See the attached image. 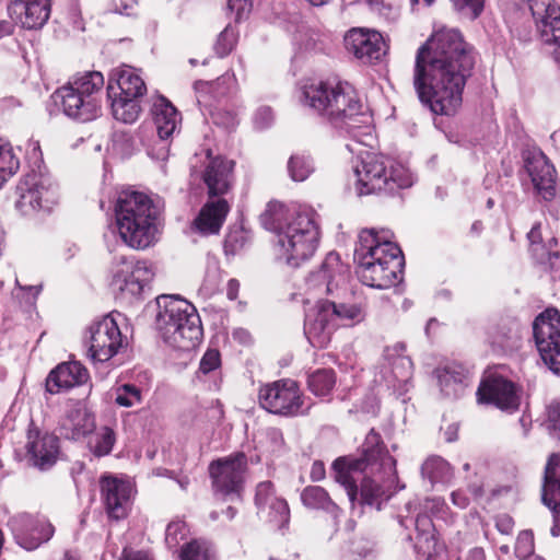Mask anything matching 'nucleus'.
<instances>
[{
	"instance_id": "obj_1",
	"label": "nucleus",
	"mask_w": 560,
	"mask_h": 560,
	"mask_svg": "<svg viewBox=\"0 0 560 560\" xmlns=\"http://www.w3.org/2000/svg\"><path fill=\"white\" fill-rule=\"evenodd\" d=\"M475 66L472 48L458 30L435 31L417 52L413 85L420 101L434 114L452 115Z\"/></svg>"
},
{
	"instance_id": "obj_2",
	"label": "nucleus",
	"mask_w": 560,
	"mask_h": 560,
	"mask_svg": "<svg viewBox=\"0 0 560 560\" xmlns=\"http://www.w3.org/2000/svg\"><path fill=\"white\" fill-rule=\"evenodd\" d=\"M332 468L336 481L345 487L351 503L358 495V481L362 502L377 510L394 492L396 460L384 451L381 435L374 430L365 436L361 457H340L334 462Z\"/></svg>"
},
{
	"instance_id": "obj_3",
	"label": "nucleus",
	"mask_w": 560,
	"mask_h": 560,
	"mask_svg": "<svg viewBox=\"0 0 560 560\" xmlns=\"http://www.w3.org/2000/svg\"><path fill=\"white\" fill-rule=\"evenodd\" d=\"M299 101L358 142L370 144L373 140L372 115L363 107L355 90L348 82L306 83L300 90Z\"/></svg>"
},
{
	"instance_id": "obj_4",
	"label": "nucleus",
	"mask_w": 560,
	"mask_h": 560,
	"mask_svg": "<svg viewBox=\"0 0 560 560\" xmlns=\"http://www.w3.org/2000/svg\"><path fill=\"white\" fill-rule=\"evenodd\" d=\"M261 222L277 234L278 256L289 266L299 267L315 254L320 232L313 209H288L279 201H271L261 215Z\"/></svg>"
},
{
	"instance_id": "obj_5",
	"label": "nucleus",
	"mask_w": 560,
	"mask_h": 560,
	"mask_svg": "<svg viewBox=\"0 0 560 560\" xmlns=\"http://www.w3.org/2000/svg\"><path fill=\"white\" fill-rule=\"evenodd\" d=\"M388 231L362 230L354 249L361 282L375 289H389L402 279L404 256Z\"/></svg>"
},
{
	"instance_id": "obj_6",
	"label": "nucleus",
	"mask_w": 560,
	"mask_h": 560,
	"mask_svg": "<svg viewBox=\"0 0 560 560\" xmlns=\"http://www.w3.org/2000/svg\"><path fill=\"white\" fill-rule=\"evenodd\" d=\"M119 237L133 249H144L156 241L158 226L152 199L144 192L124 190L115 203Z\"/></svg>"
},
{
	"instance_id": "obj_7",
	"label": "nucleus",
	"mask_w": 560,
	"mask_h": 560,
	"mask_svg": "<svg viewBox=\"0 0 560 560\" xmlns=\"http://www.w3.org/2000/svg\"><path fill=\"white\" fill-rule=\"evenodd\" d=\"M155 326L170 347L189 351L200 341L202 329L196 307L175 295L156 298Z\"/></svg>"
},
{
	"instance_id": "obj_8",
	"label": "nucleus",
	"mask_w": 560,
	"mask_h": 560,
	"mask_svg": "<svg viewBox=\"0 0 560 560\" xmlns=\"http://www.w3.org/2000/svg\"><path fill=\"white\" fill-rule=\"evenodd\" d=\"M358 195L392 192L412 185V176L402 164L382 154L366 152L354 166Z\"/></svg>"
},
{
	"instance_id": "obj_9",
	"label": "nucleus",
	"mask_w": 560,
	"mask_h": 560,
	"mask_svg": "<svg viewBox=\"0 0 560 560\" xmlns=\"http://www.w3.org/2000/svg\"><path fill=\"white\" fill-rule=\"evenodd\" d=\"M103 86L104 77L101 72H84L56 91V102H60L67 116L89 121L94 119L101 110Z\"/></svg>"
},
{
	"instance_id": "obj_10",
	"label": "nucleus",
	"mask_w": 560,
	"mask_h": 560,
	"mask_svg": "<svg viewBox=\"0 0 560 560\" xmlns=\"http://www.w3.org/2000/svg\"><path fill=\"white\" fill-rule=\"evenodd\" d=\"M234 161L212 156L210 150L196 153L190 161V176L200 179L208 189L209 197L226 194L233 182Z\"/></svg>"
},
{
	"instance_id": "obj_11",
	"label": "nucleus",
	"mask_w": 560,
	"mask_h": 560,
	"mask_svg": "<svg viewBox=\"0 0 560 560\" xmlns=\"http://www.w3.org/2000/svg\"><path fill=\"white\" fill-rule=\"evenodd\" d=\"M258 398L262 408L276 415L296 417L308 410L298 383L290 378L261 386Z\"/></svg>"
},
{
	"instance_id": "obj_12",
	"label": "nucleus",
	"mask_w": 560,
	"mask_h": 560,
	"mask_svg": "<svg viewBox=\"0 0 560 560\" xmlns=\"http://www.w3.org/2000/svg\"><path fill=\"white\" fill-rule=\"evenodd\" d=\"M110 285L125 298H138L154 278L153 266L148 261L117 256L113 262Z\"/></svg>"
},
{
	"instance_id": "obj_13",
	"label": "nucleus",
	"mask_w": 560,
	"mask_h": 560,
	"mask_svg": "<svg viewBox=\"0 0 560 560\" xmlns=\"http://www.w3.org/2000/svg\"><path fill=\"white\" fill-rule=\"evenodd\" d=\"M536 348L544 363L560 375V312L546 308L533 323Z\"/></svg>"
},
{
	"instance_id": "obj_14",
	"label": "nucleus",
	"mask_w": 560,
	"mask_h": 560,
	"mask_svg": "<svg viewBox=\"0 0 560 560\" xmlns=\"http://www.w3.org/2000/svg\"><path fill=\"white\" fill-rule=\"evenodd\" d=\"M88 355L93 362H107L125 346V339L113 315L92 323L84 337Z\"/></svg>"
},
{
	"instance_id": "obj_15",
	"label": "nucleus",
	"mask_w": 560,
	"mask_h": 560,
	"mask_svg": "<svg viewBox=\"0 0 560 560\" xmlns=\"http://www.w3.org/2000/svg\"><path fill=\"white\" fill-rule=\"evenodd\" d=\"M20 198L18 209L24 215L37 211H49L58 200L57 186L49 177L39 174H30L19 186Z\"/></svg>"
},
{
	"instance_id": "obj_16",
	"label": "nucleus",
	"mask_w": 560,
	"mask_h": 560,
	"mask_svg": "<svg viewBox=\"0 0 560 560\" xmlns=\"http://www.w3.org/2000/svg\"><path fill=\"white\" fill-rule=\"evenodd\" d=\"M247 469L244 453H236L212 462L209 472L217 492L222 494L237 493L243 487Z\"/></svg>"
},
{
	"instance_id": "obj_17",
	"label": "nucleus",
	"mask_w": 560,
	"mask_h": 560,
	"mask_svg": "<svg viewBox=\"0 0 560 560\" xmlns=\"http://www.w3.org/2000/svg\"><path fill=\"white\" fill-rule=\"evenodd\" d=\"M337 327L335 303L319 301L306 314L304 334L314 348L324 349L330 343Z\"/></svg>"
},
{
	"instance_id": "obj_18",
	"label": "nucleus",
	"mask_w": 560,
	"mask_h": 560,
	"mask_svg": "<svg viewBox=\"0 0 560 560\" xmlns=\"http://www.w3.org/2000/svg\"><path fill=\"white\" fill-rule=\"evenodd\" d=\"M101 494L108 516L113 520L125 518L132 504L135 487L128 478L107 475L101 478Z\"/></svg>"
},
{
	"instance_id": "obj_19",
	"label": "nucleus",
	"mask_w": 560,
	"mask_h": 560,
	"mask_svg": "<svg viewBox=\"0 0 560 560\" xmlns=\"http://www.w3.org/2000/svg\"><path fill=\"white\" fill-rule=\"evenodd\" d=\"M8 526L16 542L27 550L36 549L48 541L55 532L54 526L44 516H33L28 513L12 516Z\"/></svg>"
},
{
	"instance_id": "obj_20",
	"label": "nucleus",
	"mask_w": 560,
	"mask_h": 560,
	"mask_svg": "<svg viewBox=\"0 0 560 560\" xmlns=\"http://www.w3.org/2000/svg\"><path fill=\"white\" fill-rule=\"evenodd\" d=\"M477 396L479 402L492 404L501 410L514 411L520 406L515 385L503 377H492L482 382Z\"/></svg>"
},
{
	"instance_id": "obj_21",
	"label": "nucleus",
	"mask_w": 560,
	"mask_h": 560,
	"mask_svg": "<svg viewBox=\"0 0 560 560\" xmlns=\"http://www.w3.org/2000/svg\"><path fill=\"white\" fill-rule=\"evenodd\" d=\"M348 276V266L341 262L337 253L331 252L327 254L320 268L310 275L307 284L330 294L335 289L346 284Z\"/></svg>"
},
{
	"instance_id": "obj_22",
	"label": "nucleus",
	"mask_w": 560,
	"mask_h": 560,
	"mask_svg": "<svg viewBox=\"0 0 560 560\" xmlns=\"http://www.w3.org/2000/svg\"><path fill=\"white\" fill-rule=\"evenodd\" d=\"M52 0H12L8 12L18 24L27 30L42 28L48 21Z\"/></svg>"
},
{
	"instance_id": "obj_23",
	"label": "nucleus",
	"mask_w": 560,
	"mask_h": 560,
	"mask_svg": "<svg viewBox=\"0 0 560 560\" xmlns=\"http://www.w3.org/2000/svg\"><path fill=\"white\" fill-rule=\"evenodd\" d=\"M526 170L532 183L545 200L556 195L557 175L553 165L548 158L539 150H534L526 159Z\"/></svg>"
},
{
	"instance_id": "obj_24",
	"label": "nucleus",
	"mask_w": 560,
	"mask_h": 560,
	"mask_svg": "<svg viewBox=\"0 0 560 560\" xmlns=\"http://www.w3.org/2000/svg\"><path fill=\"white\" fill-rule=\"evenodd\" d=\"M26 450L34 466L39 469L51 467L59 454L58 438L48 432H40L37 428L31 427L27 431Z\"/></svg>"
},
{
	"instance_id": "obj_25",
	"label": "nucleus",
	"mask_w": 560,
	"mask_h": 560,
	"mask_svg": "<svg viewBox=\"0 0 560 560\" xmlns=\"http://www.w3.org/2000/svg\"><path fill=\"white\" fill-rule=\"evenodd\" d=\"M255 502L258 514L282 527L289 522L290 511L284 499L277 495L275 487L270 481H262L257 486Z\"/></svg>"
},
{
	"instance_id": "obj_26",
	"label": "nucleus",
	"mask_w": 560,
	"mask_h": 560,
	"mask_svg": "<svg viewBox=\"0 0 560 560\" xmlns=\"http://www.w3.org/2000/svg\"><path fill=\"white\" fill-rule=\"evenodd\" d=\"M345 45L349 52L364 62L378 60L385 52L383 37L375 31L353 28L345 36Z\"/></svg>"
},
{
	"instance_id": "obj_27",
	"label": "nucleus",
	"mask_w": 560,
	"mask_h": 560,
	"mask_svg": "<svg viewBox=\"0 0 560 560\" xmlns=\"http://www.w3.org/2000/svg\"><path fill=\"white\" fill-rule=\"evenodd\" d=\"M88 377V371L81 363H61L48 374L46 389L50 394H58L85 383Z\"/></svg>"
},
{
	"instance_id": "obj_28",
	"label": "nucleus",
	"mask_w": 560,
	"mask_h": 560,
	"mask_svg": "<svg viewBox=\"0 0 560 560\" xmlns=\"http://www.w3.org/2000/svg\"><path fill=\"white\" fill-rule=\"evenodd\" d=\"M115 85L120 91L118 95L127 97H142L147 92L144 80L138 70L130 66H122L113 70L108 82V97L116 95Z\"/></svg>"
},
{
	"instance_id": "obj_29",
	"label": "nucleus",
	"mask_w": 560,
	"mask_h": 560,
	"mask_svg": "<svg viewBox=\"0 0 560 560\" xmlns=\"http://www.w3.org/2000/svg\"><path fill=\"white\" fill-rule=\"evenodd\" d=\"M435 376L442 394L450 398L459 397L469 383V371L457 363L436 369Z\"/></svg>"
},
{
	"instance_id": "obj_30",
	"label": "nucleus",
	"mask_w": 560,
	"mask_h": 560,
	"mask_svg": "<svg viewBox=\"0 0 560 560\" xmlns=\"http://www.w3.org/2000/svg\"><path fill=\"white\" fill-rule=\"evenodd\" d=\"M95 428L94 417L84 407L71 408L61 421V434L71 440H79Z\"/></svg>"
},
{
	"instance_id": "obj_31",
	"label": "nucleus",
	"mask_w": 560,
	"mask_h": 560,
	"mask_svg": "<svg viewBox=\"0 0 560 560\" xmlns=\"http://www.w3.org/2000/svg\"><path fill=\"white\" fill-rule=\"evenodd\" d=\"M229 205L224 199L207 202L195 220V225L202 234H217L229 212Z\"/></svg>"
},
{
	"instance_id": "obj_32",
	"label": "nucleus",
	"mask_w": 560,
	"mask_h": 560,
	"mask_svg": "<svg viewBox=\"0 0 560 560\" xmlns=\"http://www.w3.org/2000/svg\"><path fill=\"white\" fill-rule=\"evenodd\" d=\"M153 115L159 138L168 139L180 121L178 112L165 97L161 96L153 104Z\"/></svg>"
},
{
	"instance_id": "obj_33",
	"label": "nucleus",
	"mask_w": 560,
	"mask_h": 560,
	"mask_svg": "<svg viewBox=\"0 0 560 560\" xmlns=\"http://www.w3.org/2000/svg\"><path fill=\"white\" fill-rule=\"evenodd\" d=\"M236 79L234 74L225 73L213 82H197L195 85L199 104H207V93H212L214 98H223L236 91Z\"/></svg>"
},
{
	"instance_id": "obj_34",
	"label": "nucleus",
	"mask_w": 560,
	"mask_h": 560,
	"mask_svg": "<svg viewBox=\"0 0 560 560\" xmlns=\"http://www.w3.org/2000/svg\"><path fill=\"white\" fill-rule=\"evenodd\" d=\"M560 498V454H552L545 469L542 502L550 503Z\"/></svg>"
},
{
	"instance_id": "obj_35",
	"label": "nucleus",
	"mask_w": 560,
	"mask_h": 560,
	"mask_svg": "<svg viewBox=\"0 0 560 560\" xmlns=\"http://www.w3.org/2000/svg\"><path fill=\"white\" fill-rule=\"evenodd\" d=\"M422 478L435 483H447L453 478L450 464L440 456H431L421 466Z\"/></svg>"
},
{
	"instance_id": "obj_36",
	"label": "nucleus",
	"mask_w": 560,
	"mask_h": 560,
	"mask_svg": "<svg viewBox=\"0 0 560 560\" xmlns=\"http://www.w3.org/2000/svg\"><path fill=\"white\" fill-rule=\"evenodd\" d=\"M140 97H127L125 95H115L112 100L110 107L115 119L125 124L135 122L141 113L139 104Z\"/></svg>"
},
{
	"instance_id": "obj_37",
	"label": "nucleus",
	"mask_w": 560,
	"mask_h": 560,
	"mask_svg": "<svg viewBox=\"0 0 560 560\" xmlns=\"http://www.w3.org/2000/svg\"><path fill=\"white\" fill-rule=\"evenodd\" d=\"M385 360L392 366L393 374L397 380L408 378L411 374L412 362L405 354V346L396 343L393 347H387L384 352Z\"/></svg>"
},
{
	"instance_id": "obj_38",
	"label": "nucleus",
	"mask_w": 560,
	"mask_h": 560,
	"mask_svg": "<svg viewBox=\"0 0 560 560\" xmlns=\"http://www.w3.org/2000/svg\"><path fill=\"white\" fill-rule=\"evenodd\" d=\"M336 384V374L330 369H319L308 375V389L316 396L325 397L331 393Z\"/></svg>"
},
{
	"instance_id": "obj_39",
	"label": "nucleus",
	"mask_w": 560,
	"mask_h": 560,
	"mask_svg": "<svg viewBox=\"0 0 560 560\" xmlns=\"http://www.w3.org/2000/svg\"><path fill=\"white\" fill-rule=\"evenodd\" d=\"M301 500L306 508L322 509L332 512L336 509L325 489L318 486H308L301 493Z\"/></svg>"
},
{
	"instance_id": "obj_40",
	"label": "nucleus",
	"mask_w": 560,
	"mask_h": 560,
	"mask_svg": "<svg viewBox=\"0 0 560 560\" xmlns=\"http://www.w3.org/2000/svg\"><path fill=\"white\" fill-rule=\"evenodd\" d=\"M20 161L7 140L0 138V188L19 170Z\"/></svg>"
},
{
	"instance_id": "obj_41",
	"label": "nucleus",
	"mask_w": 560,
	"mask_h": 560,
	"mask_svg": "<svg viewBox=\"0 0 560 560\" xmlns=\"http://www.w3.org/2000/svg\"><path fill=\"white\" fill-rule=\"evenodd\" d=\"M337 325L353 326L364 319L365 313L358 304H335Z\"/></svg>"
},
{
	"instance_id": "obj_42",
	"label": "nucleus",
	"mask_w": 560,
	"mask_h": 560,
	"mask_svg": "<svg viewBox=\"0 0 560 560\" xmlns=\"http://www.w3.org/2000/svg\"><path fill=\"white\" fill-rule=\"evenodd\" d=\"M115 402L125 408L133 407L141 402V390L131 384H124L115 389Z\"/></svg>"
},
{
	"instance_id": "obj_43",
	"label": "nucleus",
	"mask_w": 560,
	"mask_h": 560,
	"mask_svg": "<svg viewBox=\"0 0 560 560\" xmlns=\"http://www.w3.org/2000/svg\"><path fill=\"white\" fill-rule=\"evenodd\" d=\"M288 171L293 180L303 182L313 172V164L306 156L294 155L289 160Z\"/></svg>"
},
{
	"instance_id": "obj_44",
	"label": "nucleus",
	"mask_w": 560,
	"mask_h": 560,
	"mask_svg": "<svg viewBox=\"0 0 560 560\" xmlns=\"http://www.w3.org/2000/svg\"><path fill=\"white\" fill-rule=\"evenodd\" d=\"M115 443V433L108 428H102L95 435L91 448L96 456H104L109 454Z\"/></svg>"
},
{
	"instance_id": "obj_45",
	"label": "nucleus",
	"mask_w": 560,
	"mask_h": 560,
	"mask_svg": "<svg viewBox=\"0 0 560 560\" xmlns=\"http://www.w3.org/2000/svg\"><path fill=\"white\" fill-rule=\"evenodd\" d=\"M212 558L209 547L197 540L187 544L180 552V560H212Z\"/></svg>"
},
{
	"instance_id": "obj_46",
	"label": "nucleus",
	"mask_w": 560,
	"mask_h": 560,
	"mask_svg": "<svg viewBox=\"0 0 560 560\" xmlns=\"http://www.w3.org/2000/svg\"><path fill=\"white\" fill-rule=\"evenodd\" d=\"M237 42V33L234 27L226 26L218 36L214 50L220 57L229 55Z\"/></svg>"
},
{
	"instance_id": "obj_47",
	"label": "nucleus",
	"mask_w": 560,
	"mask_h": 560,
	"mask_svg": "<svg viewBox=\"0 0 560 560\" xmlns=\"http://www.w3.org/2000/svg\"><path fill=\"white\" fill-rule=\"evenodd\" d=\"M451 2L457 12L470 20L477 19L485 5V0H451Z\"/></svg>"
},
{
	"instance_id": "obj_48",
	"label": "nucleus",
	"mask_w": 560,
	"mask_h": 560,
	"mask_svg": "<svg viewBox=\"0 0 560 560\" xmlns=\"http://www.w3.org/2000/svg\"><path fill=\"white\" fill-rule=\"evenodd\" d=\"M265 446L272 454H279L284 450V439L280 429L267 428L264 432Z\"/></svg>"
},
{
	"instance_id": "obj_49",
	"label": "nucleus",
	"mask_w": 560,
	"mask_h": 560,
	"mask_svg": "<svg viewBox=\"0 0 560 560\" xmlns=\"http://www.w3.org/2000/svg\"><path fill=\"white\" fill-rule=\"evenodd\" d=\"M187 534L186 525L182 521L171 522L165 530V542L170 548L176 547Z\"/></svg>"
},
{
	"instance_id": "obj_50",
	"label": "nucleus",
	"mask_w": 560,
	"mask_h": 560,
	"mask_svg": "<svg viewBox=\"0 0 560 560\" xmlns=\"http://www.w3.org/2000/svg\"><path fill=\"white\" fill-rule=\"evenodd\" d=\"M534 552V537L528 530L518 534L515 544V555L517 558L524 560L530 557Z\"/></svg>"
},
{
	"instance_id": "obj_51",
	"label": "nucleus",
	"mask_w": 560,
	"mask_h": 560,
	"mask_svg": "<svg viewBox=\"0 0 560 560\" xmlns=\"http://www.w3.org/2000/svg\"><path fill=\"white\" fill-rule=\"evenodd\" d=\"M547 421L551 434L560 440V402H553L548 407Z\"/></svg>"
},
{
	"instance_id": "obj_52",
	"label": "nucleus",
	"mask_w": 560,
	"mask_h": 560,
	"mask_svg": "<svg viewBox=\"0 0 560 560\" xmlns=\"http://www.w3.org/2000/svg\"><path fill=\"white\" fill-rule=\"evenodd\" d=\"M254 126L256 129H266L273 122V113L269 106H260L254 114Z\"/></svg>"
},
{
	"instance_id": "obj_53",
	"label": "nucleus",
	"mask_w": 560,
	"mask_h": 560,
	"mask_svg": "<svg viewBox=\"0 0 560 560\" xmlns=\"http://www.w3.org/2000/svg\"><path fill=\"white\" fill-rule=\"evenodd\" d=\"M228 7L235 14V20L241 21L248 16L253 9V0H229Z\"/></svg>"
},
{
	"instance_id": "obj_54",
	"label": "nucleus",
	"mask_w": 560,
	"mask_h": 560,
	"mask_svg": "<svg viewBox=\"0 0 560 560\" xmlns=\"http://www.w3.org/2000/svg\"><path fill=\"white\" fill-rule=\"evenodd\" d=\"M220 365V353L215 349H209L201 358L199 369L202 373L208 374Z\"/></svg>"
},
{
	"instance_id": "obj_55",
	"label": "nucleus",
	"mask_w": 560,
	"mask_h": 560,
	"mask_svg": "<svg viewBox=\"0 0 560 560\" xmlns=\"http://www.w3.org/2000/svg\"><path fill=\"white\" fill-rule=\"evenodd\" d=\"M213 120L217 125H220L226 129H232L238 124L236 114L229 110L217 109L212 113Z\"/></svg>"
},
{
	"instance_id": "obj_56",
	"label": "nucleus",
	"mask_w": 560,
	"mask_h": 560,
	"mask_svg": "<svg viewBox=\"0 0 560 560\" xmlns=\"http://www.w3.org/2000/svg\"><path fill=\"white\" fill-rule=\"evenodd\" d=\"M551 511L553 515V526L551 527L552 536L560 535V498L555 497V501L550 503H545Z\"/></svg>"
},
{
	"instance_id": "obj_57",
	"label": "nucleus",
	"mask_w": 560,
	"mask_h": 560,
	"mask_svg": "<svg viewBox=\"0 0 560 560\" xmlns=\"http://www.w3.org/2000/svg\"><path fill=\"white\" fill-rule=\"evenodd\" d=\"M136 3V0H112V8L116 13L131 15Z\"/></svg>"
},
{
	"instance_id": "obj_58",
	"label": "nucleus",
	"mask_w": 560,
	"mask_h": 560,
	"mask_svg": "<svg viewBox=\"0 0 560 560\" xmlns=\"http://www.w3.org/2000/svg\"><path fill=\"white\" fill-rule=\"evenodd\" d=\"M119 560H150V558L143 550H136L131 547H126L124 548Z\"/></svg>"
},
{
	"instance_id": "obj_59",
	"label": "nucleus",
	"mask_w": 560,
	"mask_h": 560,
	"mask_svg": "<svg viewBox=\"0 0 560 560\" xmlns=\"http://www.w3.org/2000/svg\"><path fill=\"white\" fill-rule=\"evenodd\" d=\"M444 500L441 498H431L424 501L423 510L424 512H430L431 514H439L444 509Z\"/></svg>"
},
{
	"instance_id": "obj_60",
	"label": "nucleus",
	"mask_w": 560,
	"mask_h": 560,
	"mask_svg": "<svg viewBox=\"0 0 560 560\" xmlns=\"http://www.w3.org/2000/svg\"><path fill=\"white\" fill-rule=\"evenodd\" d=\"M514 526L513 520L509 515H501L497 517L495 527L504 535L512 533Z\"/></svg>"
},
{
	"instance_id": "obj_61",
	"label": "nucleus",
	"mask_w": 560,
	"mask_h": 560,
	"mask_svg": "<svg viewBox=\"0 0 560 560\" xmlns=\"http://www.w3.org/2000/svg\"><path fill=\"white\" fill-rule=\"evenodd\" d=\"M240 282L236 279H230L226 287V295L230 300H235L238 295Z\"/></svg>"
},
{
	"instance_id": "obj_62",
	"label": "nucleus",
	"mask_w": 560,
	"mask_h": 560,
	"mask_svg": "<svg viewBox=\"0 0 560 560\" xmlns=\"http://www.w3.org/2000/svg\"><path fill=\"white\" fill-rule=\"evenodd\" d=\"M451 498L453 504L460 509H464L468 505V498L459 491L452 492Z\"/></svg>"
},
{
	"instance_id": "obj_63",
	"label": "nucleus",
	"mask_w": 560,
	"mask_h": 560,
	"mask_svg": "<svg viewBox=\"0 0 560 560\" xmlns=\"http://www.w3.org/2000/svg\"><path fill=\"white\" fill-rule=\"evenodd\" d=\"M325 476V468H324V465L323 463L320 462H315L312 466V469H311V477L313 480H322Z\"/></svg>"
},
{
	"instance_id": "obj_64",
	"label": "nucleus",
	"mask_w": 560,
	"mask_h": 560,
	"mask_svg": "<svg viewBox=\"0 0 560 560\" xmlns=\"http://www.w3.org/2000/svg\"><path fill=\"white\" fill-rule=\"evenodd\" d=\"M415 525L418 530L425 533L431 527V520L425 515H418Z\"/></svg>"
}]
</instances>
